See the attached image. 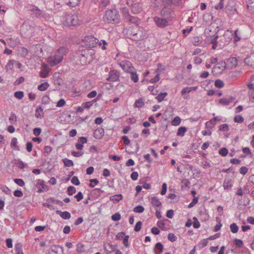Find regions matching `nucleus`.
Segmentation results:
<instances>
[{
  "label": "nucleus",
  "instance_id": "20e7f679",
  "mask_svg": "<svg viewBox=\"0 0 254 254\" xmlns=\"http://www.w3.org/2000/svg\"><path fill=\"white\" fill-rule=\"evenodd\" d=\"M85 41L86 43L87 46L89 48H93L96 47L99 41L98 39L95 38L93 36H88L85 38Z\"/></svg>",
  "mask_w": 254,
  "mask_h": 254
},
{
  "label": "nucleus",
  "instance_id": "4c0bfd02",
  "mask_svg": "<svg viewBox=\"0 0 254 254\" xmlns=\"http://www.w3.org/2000/svg\"><path fill=\"white\" fill-rule=\"evenodd\" d=\"M9 121L10 123L12 124H15L17 121V118L16 115L14 113H11L10 114V117L9 118Z\"/></svg>",
  "mask_w": 254,
  "mask_h": 254
},
{
  "label": "nucleus",
  "instance_id": "680f3d73",
  "mask_svg": "<svg viewBox=\"0 0 254 254\" xmlns=\"http://www.w3.org/2000/svg\"><path fill=\"white\" fill-rule=\"evenodd\" d=\"M224 0H220L219 2L215 5V8L216 9H222L224 6Z\"/></svg>",
  "mask_w": 254,
  "mask_h": 254
},
{
  "label": "nucleus",
  "instance_id": "bb28decb",
  "mask_svg": "<svg viewBox=\"0 0 254 254\" xmlns=\"http://www.w3.org/2000/svg\"><path fill=\"white\" fill-rule=\"evenodd\" d=\"M80 0H68L66 3L67 5L73 7H75L79 4Z\"/></svg>",
  "mask_w": 254,
  "mask_h": 254
},
{
  "label": "nucleus",
  "instance_id": "423d86ee",
  "mask_svg": "<svg viewBox=\"0 0 254 254\" xmlns=\"http://www.w3.org/2000/svg\"><path fill=\"white\" fill-rule=\"evenodd\" d=\"M226 64L225 61H221L215 65L212 69V72L220 73L226 68Z\"/></svg>",
  "mask_w": 254,
  "mask_h": 254
},
{
  "label": "nucleus",
  "instance_id": "e433bc0d",
  "mask_svg": "<svg viewBox=\"0 0 254 254\" xmlns=\"http://www.w3.org/2000/svg\"><path fill=\"white\" fill-rule=\"evenodd\" d=\"M144 105V103L142 99L137 100L134 103V106L137 108L143 107Z\"/></svg>",
  "mask_w": 254,
  "mask_h": 254
},
{
  "label": "nucleus",
  "instance_id": "9d476101",
  "mask_svg": "<svg viewBox=\"0 0 254 254\" xmlns=\"http://www.w3.org/2000/svg\"><path fill=\"white\" fill-rule=\"evenodd\" d=\"M104 21L109 23L116 24L119 22V17H103Z\"/></svg>",
  "mask_w": 254,
  "mask_h": 254
},
{
  "label": "nucleus",
  "instance_id": "de8ad7c7",
  "mask_svg": "<svg viewBox=\"0 0 254 254\" xmlns=\"http://www.w3.org/2000/svg\"><path fill=\"white\" fill-rule=\"evenodd\" d=\"M76 247V251L78 253L81 254L84 252V245L79 243L77 245Z\"/></svg>",
  "mask_w": 254,
  "mask_h": 254
},
{
  "label": "nucleus",
  "instance_id": "09e8293b",
  "mask_svg": "<svg viewBox=\"0 0 254 254\" xmlns=\"http://www.w3.org/2000/svg\"><path fill=\"white\" fill-rule=\"evenodd\" d=\"M67 191L68 194L71 195L76 192V189L73 186H69L67 188Z\"/></svg>",
  "mask_w": 254,
  "mask_h": 254
},
{
  "label": "nucleus",
  "instance_id": "a211bd4d",
  "mask_svg": "<svg viewBox=\"0 0 254 254\" xmlns=\"http://www.w3.org/2000/svg\"><path fill=\"white\" fill-rule=\"evenodd\" d=\"M248 9L251 13H254V0H246Z\"/></svg>",
  "mask_w": 254,
  "mask_h": 254
},
{
  "label": "nucleus",
  "instance_id": "b1692460",
  "mask_svg": "<svg viewBox=\"0 0 254 254\" xmlns=\"http://www.w3.org/2000/svg\"><path fill=\"white\" fill-rule=\"evenodd\" d=\"M43 110L41 107H38L35 111V117L36 118H41L43 117Z\"/></svg>",
  "mask_w": 254,
  "mask_h": 254
},
{
  "label": "nucleus",
  "instance_id": "37998d69",
  "mask_svg": "<svg viewBox=\"0 0 254 254\" xmlns=\"http://www.w3.org/2000/svg\"><path fill=\"white\" fill-rule=\"evenodd\" d=\"M49 71L47 68H44L40 72V76L42 78H46L49 75Z\"/></svg>",
  "mask_w": 254,
  "mask_h": 254
},
{
  "label": "nucleus",
  "instance_id": "f8f14e48",
  "mask_svg": "<svg viewBox=\"0 0 254 254\" xmlns=\"http://www.w3.org/2000/svg\"><path fill=\"white\" fill-rule=\"evenodd\" d=\"M117 240H123V244L126 247H127V236L125 232L119 233L116 236Z\"/></svg>",
  "mask_w": 254,
  "mask_h": 254
},
{
  "label": "nucleus",
  "instance_id": "69168bd1",
  "mask_svg": "<svg viewBox=\"0 0 254 254\" xmlns=\"http://www.w3.org/2000/svg\"><path fill=\"white\" fill-rule=\"evenodd\" d=\"M160 79V75L159 73L157 74L154 77V78L150 79L149 80V82L151 83H155L157 82Z\"/></svg>",
  "mask_w": 254,
  "mask_h": 254
},
{
  "label": "nucleus",
  "instance_id": "ddd939ff",
  "mask_svg": "<svg viewBox=\"0 0 254 254\" xmlns=\"http://www.w3.org/2000/svg\"><path fill=\"white\" fill-rule=\"evenodd\" d=\"M104 134V129L99 128L95 130L93 133L94 137L96 139L101 138Z\"/></svg>",
  "mask_w": 254,
  "mask_h": 254
},
{
  "label": "nucleus",
  "instance_id": "1a4fd4ad",
  "mask_svg": "<svg viewBox=\"0 0 254 254\" xmlns=\"http://www.w3.org/2000/svg\"><path fill=\"white\" fill-rule=\"evenodd\" d=\"M36 186L38 188L37 192L41 193L45 190L47 186L45 184V182L43 180L38 179L36 181Z\"/></svg>",
  "mask_w": 254,
  "mask_h": 254
},
{
  "label": "nucleus",
  "instance_id": "dca6fc26",
  "mask_svg": "<svg viewBox=\"0 0 254 254\" xmlns=\"http://www.w3.org/2000/svg\"><path fill=\"white\" fill-rule=\"evenodd\" d=\"M162 2L164 4H167L171 6V4L175 5H179L182 3V0H162Z\"/></svg>",
  "mask_w": 254,
  "mask_h": 254
},
{
  "label": "nucleus",
  "instance_id": "0eeeda50",
  "mask_svg": "<svg viewBox=\"0 0 254 254\" xmlns=\"http://www.w3.org/2000/svg\"><path fill=\"white\" fill-rule=\"evenodd\" d=\"M28 10L31 15L40 16L42 14V11L35 5H30Z\"/></svg>",
  "mask_w": 254,
  "mask_h": 254
},
{
  "label": "nucleus",
  "instance_id": "4be33fe9",
  "mask_svg": "<svg viewBox=\"0 0 254 254\" xmlns=\"http://www.w3.org/2000/svg\"><path fill=\"white\" fill-rule=\"evenodd\" d=\"M151 204L155 207H159L162 205L161 201L156 196H154L151 198Z\"/></svg>",
  "mask_w": 254,
  "mask_h": 254
},
{
  "label": "nucleus",
  "instance_id": "cd10ccee",
  "mask_svg": "<svg viewBox=\"0 0 254 254\" xmlns=\"http://www.w3.org/2000/svg\"><path fill=\"white\" fill-rule=\"evenodd\" d=\"M49 87V84L46 82L40 84L38 86V89L41 91H45Z\"/></svg>",
  "mask_w": 254,
  "mask_h": 254
},
{
  "label": "nucleus",
  "instance_id": "5701e85b",
  "mask_svg": "<svg viewBox=\"0 0 254 254\" xmlns=\"http://www.w3.org/2000/svg\"><path fill=\"white\" fill-rule=\"evenodd\" d=\"M118 15V10L115 8H112L106 10L104 16H117Z\"/></svg>",
  "mask_w": 254,
  "mask_h": 254
},
{
  "label": "nucleus",
  "instance_id": "9b49d317",
  "mask_svg": "<svg viewBox=\"0 0 254 254\" xmlns=\"http://www.w3.org/2000/svg\"><path fill=\"white\" fill-rule=\"evenodd\" d=\"M141 10V6L138 3H133L131 7V11L133 14H138Z\"/></svg>",
  "mask_w": 254,
  "mask_h": 254
},
{
  "label": "nucleus",
  "instance_id": "f3484780",
  "mask_svg": "<svg viewBox=\"0 0 254 254\" xmlns=\"http://www.w3.org/2000/svg\"><path fill=\"white\" fill-rule=\"evenodd\" d=\"M235 99V98L234 97H230L228 99L226 98H221L219 100V103L223 105H228L230 103L232 102L233 100Z\"/></svg>",
  "mask_w": 254,
  "mask_h": 254
},
{
  "label": "nucleus",
  "instance_id": "6e6d98bb",
  "mask_svg": "<svg viewBox=\"0 0 254 254\" xmlns=\"http://www.w3.org/2000/svg\"><path fill=\"white\" fill-rule=\"evenodd\" d=\"M244 119L243 117L240 115L236 116L234 118V121L235 123H241L243 122Z\"/></svg>",
  "mask_w": 254,
  "mask_h": 254
},
{
  "label": "nucleus",
  "instance_id": "6e6552de",
  "mask_svg": "<svg viewBox=\"0 0 254 254\" xmlns=\"http://www.w3.org/2000/svg\"><path fill=\"white\" fill-rule=\"evenodd\" d=\"M119 78V73L117 70H111L109 73V77L107 80L110 81H117Z\"/></svg>",
  "mask_w": 254,
  "mask_h": 254
},
{
  "label": "nucleus",
  "instance_id": "f704fd0d",
  "mask_svg": "<svg viewBox=\"0 0 254 254\" xmlns=\"http://www.w3.org/2000/svg\"><path fill=\"white\" fill-rule=\"evenodd\" d=\"M63 162L66 167H71L73 166V162L72 160H69L67 158L63 159Z\"/></svg>",
  "mask_w": 254,
  "mask_h": 254
},
{
  "label": "nucleus",
  "instance_id": "3c124183",
  "mask_svg": "<svg viewBox=\"0 0 254 254\" xmlns=\"http://www.w3.org/2000/svg\"><path fill=\"white\" fill-rule=\"evenodd\" d=\"M142 223L141 221H138L135 226L134 231L135 232H139L142 227Z\"/></svg>",
  "mask_w": 254,
  "mask_h": 254
},
{
  "label": "nucleus",
  "instance_id": "6ab92c4d",
  "mask_svg": "<svg viewBox=\"0 0 254 254\" xmlns=\"http://www.w3.org/2000/svg\"><path fill=\"white\" fill-rule=\"evenodd\" d=\"M131 37L130 38L133 40L138 41L141 39L140 32L138 31H131Z\"/></svg>",
  "mask_w": 254,
  "mask_h": 254
},
{
  "label": "nucleus",
  "instance_id": "c9c22d12",
  "mask_svg": "<svg viewBox=\"0 0 254 254\" xmlns=\"http://www.w3.org/2000/svg\"><path fill=\"white\" fill-rule=\"evenodd\" d=\"M231 231L233 233H236L238 232L239 228L237 224L235 223L231 224L230 226Z\"/></svg>",
  "mask_w": 254,
  "mask_h": 254
},
{
  "label": "nucleus",
  "instance_id": "a19ab883",
  "mask_svg": "<svg viewBox=\"0 0 254 254\" xmlns=\"http://www.w3.org/2000/svg\"><path fill=\"white\" fill-rule=\"evenodd\" d=\"M144 208L142 206L138 205L133 208V211L136 213H142L144 211Z\"/></svg>",
  "mask_w": 254,
  "mask_h": 254
},
{
  "label": "nucleus",
  "instance_id": "79ce46f5",
  "mask_svg": "<svg viewBox=\"0 0 254 254\" xmlns=\"http://www.w3.org/2000/svg\"><path fill=\"white\" fill-rule=\"evenodd\" d=\"M94 102V100L83 103L82 104V107L85 109H89L93 105Z\"/></svg>",
  "mask_w": 254,
  "mask_h": 254
},
{
  "label": "nucleus",
  "instance_id": "aec40b11",
  "mask_svg": "<svg viewBox=\"0 0 254 254\" xmlns=\"http://www.w3.org/2000/svg\"><path fill=\"white\" fill-rule=\"evenodd\" d=\"M128 73L130 74V78L134 82L136 83L138 81V75L136 71L128 70Z\"/></svg>",
  "mask_w": 254,
  "mask_h": 254
},
{
  "label": "nucleus",
  "instance_id": "e2e57ef3",
  "mask_svg": "<svg viewBox=\"0 0 254 254\" xmlns=\"http://www.w3.org/2000/svg\"><path fill=\"white\" fill-rule=\"evenodd\" d=\"M168 239L171 242H173L177 240V237L173 233H169L168 235Z\"/></svg>",
  "mask_w": 254,
  "mask_h": 254
},
{
  "label": "nucleus",
  "instance_id": "72a5a7b5",
  "mask_svg": "<svg viewBox=\"0 0 254 254\" xmlns=\"http://www.w3.org/2000/svg\"><path fill=\"white\" fill-rule=\"evenodd\" d=\"M110 200L113 201L114 202H117L119 200L122 199V196L121 194L119 195H114L110 196Z\"/></svg>",
  "mask_w": 254,
  "mask_h": 254
},
{
  "label": "nucleus",
  "instance_id": "2eb2a0df",
  "mask_svg": "<svg viewBox=\"0 0 254 254\" xmlns=\"http://www.w3.org/2000/svg\"><path fill=\"white\" fill-rule=\"evenodd\" d=\"M163 249L164 247L162 244L160 242H158L155 245L154 252L155 254H161Z\"/></svg>",
  "mask_w": 254,
  "mask_h": 254
},
{
  "label": "nucleus",
  "instance_id": "c85d7f7f",
  "mask_svg": "<svg viewBox=\"0 0 254 254\" xmlns=\"http://www.w3.org/2000/svg\"><path fill=\"white\" fill-rule=\"evenodd\" d=\"M15 61L13 60H11L8 61L7 64L5 66V69L6 71L11 70L13 69V66L14 65Z\"/></svg>",
  "mask_w": 254,
  "mask_h": 254
},
{
  "label": "nucleus",
  "instance_id": "13d9d810",
  "mask_svg": "<svg viewBox=\"0 0 254 254\" xmlns=\"http://www.w3.org/2000/svg\"><path fill=\"white\" fill-rule=\"evenodd\" d=\"M215 123L211 120L205 123V126L207 128H212L215 126Z\"/></svg>",
  "mask_w": 254,
  "mask_h": 254
},
{
  "label": "nucleus",
  "instance_id": "052dcab7",
  "mask_svg": "<svg viewBox=\"0 0 254 254\" xmlns=\"http://www.w3.org/2000/svg\"><path fill=\"white\" fill-rule=\"evenodd\" d=\"M89 186L91 188H93L95 185H97L99 183V181L96 179H90L89 180Z\"/></svg>",
  "mask_w": 254,
  "mask_h": 254
},
{
  "label": "nucleus",
  "instance_id": "2f4dec72",
  "mask_svg": "<svg viewBox=\"0 0 254 254\" xmlns=\"http://www.w3.org/2000/svg\"><path fill=\"white\" fill-rule=\"evenodd\" d=\"M168 93L167 92H161L159 95L156 97V99L159 102H162L164 98L167 96Z\"/></svg>",
  "mask_w": 254,
  "mask_h": 254
},
{
  "label": "nucleus",
  "instance_id": "49530a36",
  "mask_svg": "<svg viewBox=\"0 0 254 254\" xmlns=\"http://www.w3.org/2000/svg\"><path fill=\"white\" fill-rule=\"evenodd\" d=\"M181 123V119L178 116L175 117L172 121V125L174 126H178Z\"/></svg>",
  "mask_w": 254,
  "mask_h": 254
},
{
  "label": "nucleus",
  "instance_id": "0e129e2a",
  "mask_svg": "<svg viewBox=\"0 0 254 254\" xmlns=\"http://www.w3.org/2000/svg\"><path fill=\"white\" fill-rule=\"evenodd\" d=\"M112 219L114 221H119L121 219V215L119 213H116L112 216Z\"/></svg>",
  "mask_w": 254,
  "mask_h": 254
},
{
  "label": "nucleus",
  "instance_id": "ea45409f",
  "mask_svg": "<svg viewBox=\"0 0 254 254\" xmlns=\"http://www.w3.org/2000/svg\"><path fill=\"white\" fill-rule=\"evenodd\" d=\"M223 187L225 190H230L232 187V184L231 183V181H226V180L224 181L223 183Z\"/></svg>",
  "mask_w": 254,
  "mask_h": 254
},
{
  "label": "nucleus",
  "instance_id": "c756f323",
  "mask_svg": "<svg viewBox=\"0 0 254 254\" xmlns=\"http://www.w3.org/2000/svg\"><path fill=\"white\" fill-rule=\"evenodd\" d=\"M15 250L16 254H23L22 245L20 243L16 244L15 245Z\"/></svg>",
  "mask_w": 254,
  "mask_h": 254
},
{
  "label": "nucleus",
  "instance_id": "774afa93",
  "mask_svg": "<svg viewBox=\"0 0 254 254\" xmlns=\"http://www.w3.org/2000/svg\"><path fill=\"white\" fill-rule=\"evenodd\" d=\"M198 198L197 197H194L192 201L189 204L188 207L191 208L198 202Z\"/></svg>",
  "mask_w": 254,
  "mask_h": 254
},
{
  "label": "nucleus",
  "instance_id": "864d4df0",
  "mask_svg": "<svg viewBox=\"0 0 254 254\" xmlns=\"http://www.w3.org/2000/svg\"><path fill=\"white\" fill-rule=\"evenodd\" d=\"M14 182L18 186L23 187L25 185L24 181L21 179H15Z\"/></svg>",
  "mask_w": 254,
  "mask_h": 254
},
{
  "label": "nucleus",
  "instance_id": "393cba45",
  "mask_svg": "<svg viewBox=\"0 0 254 254\" xmlns=\"http://www.w3.org/2000/svg\"><path fill=\"white\" fill-rule=\"evenodd\" d=\"M171 12V10L168 7L165 6L161 10V15L162 16L171 15L172 14Z\"/></svg>",
  "mask_w": 254,
  "mask_h": 254
},
{
  "label": "nucleus",
  "instance_id": "412c9836",
  "mask_svg": "<svg viewBox=\"0 0 254 254\" xmlns=\"http://www.w3.org/2000/svg\"><path fill=\"white\" fill-rule=\"evenodd\" d=\"M219 36L218 35L214 36V37L211 39V41H208L210 44H212V49L215 50L217 46V39Z\"/></svg>",
  "mask_w": 254,
  "mask_h": 254
},
{
  "label": "nucleus",
  "instance_id": "c03bdc74",
  "mask_svg": "<svg viewBox=\"0 0 254 254\" xmlns=\"http://www.w3.org/2000/svg\"><path fill=\"white\" fill-rule=\"evenodd\" d=\"M214 85L216 87L220 88H222L224 86V84L222 80L220 79H217L215 81Z\"/></svg>",
  "mask_w": 254,
  "mask_h": 254
},
{
  "label": "nucleus",
  "instance_id": "7ed1b4c3",
  "mask_svg": "<svg viewBox=\"0 0 254 254\" xmlns=\"http://www.w3.org/2000/svg\"><path fill=\"white\" fill-rule=\"evenodd\" d=\"M94 53L93 50H84L81 52L80 55V61L82 62V64H86L90 63L92 59L91 55Z\"/></svg>",
  "mask_w": 254,
  "mask_h": 254
},
{
  "label": "nucleus",
  "instance_id": "338daca9",
  "mask_svg": "<svg viewBox=\"0 0 254 254\" xmlns=\"http://www.w3.org/2000/svg\"><path fill=\"white\" fill-rule=\"evenodd\" d=\"M250 101L254 103V89L249 92Z\"/></svg>",
  "mask_w": 254,
  "mask_h": 254
},
{
  "label": "nucleus",
  "instance_id": "bf43d9fd",
  "mask_svg": "<svg viewBox=\"0 0 254 254\" xmlns=\"http://www.w3.org/2000/svg\"><path fill=\"white\" fill-rule=\"evenodd\" d=\"M119 64L125 72L127 71V62L126 61H122Z\"/></svg>",
  "mask_w": 254,
  "mask_h": 254
},
{
  "label": "nucleus",
  "instance_id": "7c9ffc66",
  "mask_svg": "<svg viewBox=\"0 0 254 254\" xmlns=\"http://www.w3.org/2000/svg\"><path fill=\"white\" fill-rule=\"evenodd\" d=\"M17 138H15V137L11 139V144H10L11 147H13L15 150L19 151L20 149H19V147L18 146V145H17Z\"/></svg>",
  "mask_w": 254,
  "mask_h": 254
},
{
  "label": "nucleus",
  "instance_id": "58836bf2",
  "mask_svg": "<svg viewBox=\"0 0 254 254\" xmlns=\"http://www.w3.org/2000/svg\"><path fill=\"white\" fill-rule=\"evenodd\" d=\"M228 62L232 64V66L236 67L237 65L238 60L235 57H232L228 59Z\"/></svg>",
  "mask_w": 254,
  "mask_h": 254
},
{
  "label": "nucleus",
  "instance_id": "f03ea898",
  "mask_svg": "<svg viewBox=\"0 0 254 254\" xmlns=\"http://www.w3.org/2000/svg\"><path fill=\"white\" fill-rule=\"evenodd\" d=\"M61 20L64 26H75L83 23V17H61Z\"/></svg>",
  "mask_w": 254,
  "mask_h": 254
},
{
  "label": "nucleus",
  "instance_id": "4d7b16f0",
  "mask_svg": "<svg viewBox=\"0 0 254 254\" xmlns=\"http://www.w3.org/2000/svg\"><path fill=\"white\" fill-rule=\"evenodd\" d=\"M71 182L74 185L78 186L80 184L79 180L77 177L74 176L71 180Z\"/></svg>",
  "mask_w": 254,
  "mask_h": 254
},
{
  "label": "nucleus",
  "instance_id": "a18cd8bd",
  "mask_svg": "<svg viewBox=\"0 0 254 254\" xmlns=\"http://www.w3.org/2000/svg\"><path fill=\"white\" fill-rule=\"evenodd\" d=\"M14 96L17 99L20 100L24 97V92L21 91H16L14 93Z\"/></svg>",
  "mask_w": 254,
  "mask_h": 254
},
{
  "label": "nucleus",
  "instance_id": "a878e982",
  "mask_svg": "<svg viewBox=\"0 0 254 254\" xmlns=\"http://www.w3.org/2000/svg\"><path fill=\"white\" fill-rule=\"evenodd\" d=\"M187 127H181L178 128V131L177 132V135L183 136H184L185 133L187 131Z\"/></svg>",
  "mask_w": 254,
  "mask_h": 254
},
{
  "label": "nucleus",
  "instance_id": "4468645a",
  "mask_svg": "<svg viewBox=\"0 0 254 254\" xmlns=\"http://www.w3.org/2000/svg\"><path fill=\"white\" fill-rule=\"evenodd\" d=\"M56 213L64 219H69L71 217L70 213L66 211L62 212L61 210H57Z\"/></svg>",
  "mask_w": 254,
  "mask_h": 254
},
{
  "label": "nucleus",
  "instance_id": "603ef678",
  "mask_svg": "<svg viewBox=\"0 0 254 254\" xmlns=\"http://www.w3.org/2000/svg\"><path fill=\"white\" fill-rule=\"evenodd\" d=\"M229 129V126L227 124H222L219 126V130L223 131H227Z\"/></svg>",
  "mask_w": 254,
  "mask_h": 254
},
{
  "label": "nucleus",
  "instance_id": "473e14b6",
  "mask_svg": "<svg viewBox=\"0 0 254 254\" xmlns=\"http://www.w3.org/2000/svg\"><path fill=\"white\" fill-rule=\"evenodd\" d=\"M202 38L201 37H194L193 38V39L192 40V42L195 46L198 45L200 43L202 42Z\"/></svg>",
  "mask_w": 254,
  "mask_h": 254
},
{
  "label": "nucleus",
  "instance_id": "8fccbe9b",
  "mask_svg": "<svg viewBox=\"0 0 254 254\" xmlns=\"http://www.w3.org/2000/svg\"><path fill=\"white\" fill-rule=\"evenodd\" d=\"M219 153L222 156H226L228 153V151L226 148L223 147L219 150Z\"/></svg>",
  "mask_w": 254,
  "mask_h": 254
},
{
  "label": "nucleus",
  "instance_id": "39448f33",
  "mask_svg": "<svg viewBox=\"0 0 254 254\" xmlns=\"http://www.w3.org/2000/svg\"><path fill=\"white\" fill-rule=\"evenodd\" d=\"M154 19L158 27L164 28L169 25L168 21L162 17H154Z\"/></svg>",
  "mask_w": 254,
  "mask_h": 254
},
{
  "label": "nucleus",
  "instance_id": "f257e3e1",
  "mask_svg": "<svg viewBox=\"0 0 254 254\" xmlns=\"http://www.w3.org/2000/svg\"><path fill=\"white\" fill-rule=\"evenodd\" d=\"M68 49L65 47L59 48L56 51L54 55L49 57L47 62L51 66L59 64L63 61L64 57L68 53Z\"/></svg>",
  "mask_w": 254,
  "mask_h": 254
},
{
  "label": "nucleus",
  "instance_id": "5fc2aeb1",
  "mask_svg": "<svg viewBox=\"0 0 254 254\" xmlns=\"http://www.w3.org/2000/svg\"><path fill=\"white\" fill-rule=\"evenodd\" d=\"M234 243L236 247L238 248H241L243 245V242L241 240L235 239Z\"/></svg>",
  "mask_w": 254,
  "mask_h": 254
}]
</instances>
